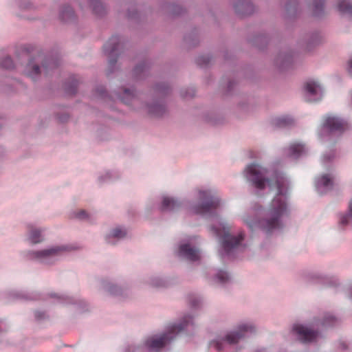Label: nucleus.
I'll return each instance as SVG.
<instances>
[{
	"instance_id": "1",
	"label": "nucleus",
	"mask_w": 352,
	"mask_h": 352,
	"mask_svg": "<svg viewBox=\"0 0 352 352\" xmlns=\"http://www.w3.org/2000/svg\"><path fill=\"white\" fill-rule=\"evenodd\" d=\"M248 179L258 189H263L267 183L271 189L275 188L277 194L272 201L267 211V217L260 221H245L251 229L260 228L266 232L280 228V218L287 213L285 197L286 179L280 173H276L273 179H265L267 170L258 164H252L246 168Z\"/></svg>"
},
{
	"instance_id": "2",
	"label": "nucleus",
	"mask_w": 352,
	"mask_h": 352,
	"mask_svg": "<svg viewBox=\"0 0 352 352\" xmlns=\"http://www.w3.org/2000/svg\"><path fill=\"white\" fill-rule=\"evenodd\" d=\"M211 230L219 238L221 246L227 254L237 248L243 240L242 233L239 234L237 236H232L230 234V228L223 223H219L218 227L212 226Z\"/></svg>"
},
{
	"instance_id": "3",
	"label": "nucleus",
	"mask_w": 352,
	"mask_h": 352,
	"mask_svg": "<svg viewBox=\"0 0 352 352\" xmlns=\"http://www.w3.org/2000/svg\"><path fill=\"white\" fill-rule=\"evenodd\" d=\"M199 199L201 203L193 207V211L196 214H210L220 205L219 199L212 195L211 192L208 190L199 192Z\"/></svg>"
},
{
	"instance_id": "4",
	"label": "nucleus",
	"mask_w": 352,
	"mask_h": 352,
	"mask_svg": "<svg viewBox=\"0 0 352 352\" xmlns=\"http://www.w3.org/2000/svg\"><path fill=\"white\" fill-rule=\"evenodd\" d=\"M176 326L173 324L170 330L160 337L153 336L148 338L145 344L150 350L157 351L168 344L175 337Z\"/></svg>"
},
{
	"instance_id": "5",
	"label": "nucleus",
	"mask_w": 352,
	"mask_h": 352,
	"mask_svg": "<svg viewBox=\"0 0 352 352\" xmlns=\"http://www.w3.org/2000/svg\"><path fill=\"white\" fill-rule=\"evenodd\" d=\"M323 126L331 132L341 133L346 129L347 124L338 117L327 116L323 120Z\"/></svg>"
},
{
	"instance_id": "6",
	"label": "nucleus",
	"mask_w": 352,
	"mask_h": 352,
	"mask_svg": "<svg viewBox=\"0 0 352 352\" xmlns=\"http://www.w3.org/2000/svg\"><path fill=\"white\" fill-rule=\"evenodd\" d=\"M294 331L298 336L299 339L303 342H312L318 336V332L300 324H296L293 327Z\"/></svg>"
},
{
	"instance_id": "7",
	"label": "nucleus",
	"mask_w": 352,
	"mask_h": 352,
	"mask_svg": "<svg viewBox=\"0 0 352 352\" xmlns=\"http://www.w3.org/2000/svg\"><path fill=\"white\" fill-rule=\"evenodd\" d=\"M254 331V327L249 324H242L239 327L238 332H232L227 335L226 340L229 344H234L238 340L244 336L245 333L248 331L252 332Z\"/></svg>"
},
{
	"instance_id": "8",
	"label": "nucleus",
	"mask_w": 352,
	"mask_h": 352,
	"mask_svg": "<svg viewBox=\"0 0 352 352\" xmlns=\"http://www.w3.org/2000/svg\"><path fill=\"white\" fill-rule=\"evenodd\" d=\"M179 254L190 261H197L200 258L199 252L188 244L179 247Z\"/></svg>"
},
{
	"instance_id": "9",
	"label": "nucleus",
	"mask_w": 352,
	"mask_h": 352,
	"mask_svg": "<svg viewBox=\"0 0 352 352\" xmlns=\"http://www.w3.org/2000/svg\"><path fill=\"white\" fill-rule=\"evenodd\" d=\"M234 10L240 15H248L253 12V5L249 0H239L234 4Z\"/></svg>"
},
{
	"instance_id": "10",
	"label": "nucleus",
	"mask_w": 352,
	"mask_h": 352,
	"mask_svg": "<svg viewBox=\"0 0 352 352\" xmlns=\"http://www.w3.org/2000/svg\"><path fill=\"white\" fill-rule=\"evenodd\" d=\"M120 42L118 36H113L104 46L105 52L113 56L119 48Z\"/></svg>"
},
{
	"instance_id": "11",
	"label": "nucleus",
	"mask_w": 352,
	"mask_h": 352,
	"mask_svg": "<svg viewBox=\"0 0 352 352\" xmlns=\"http://www.w3.org/2000/svg\"><path fill=\"white\" fill-rule=\"evenodd\" d=\"M287 150L288 155L293 157H298L306 151L305 145L298 142L292 143Z\"/></svg>"
},
{
	"instance_id": "12",
	"label": "nucleus",
	"mask_w": 352,
	"mask_h": 352,
	"mask_svg": "<svg viewBox=\"0 0 352 352\" xmlns=\"http://www.w3.org/2000/svg\"><path fill=\"white\" fill-rule=\"evenodd\" d=\"M305 89L311 96L320 95L322 93L321 87L313 80L307 81L305 83Z\"/></svg>"
},
{
	"instance_id": "13",
	"label": "nucleus",
	"mask_w": 352,
	"mask_h": 352,
	"mask_svg": "<svg viewBox=\"0 0 352 352\" xmlns=\"http://www.w3.org/2000/svg\"><path fill=\"white\" fill-rule=\"evenodd\" d=\"M192 327L193 324L192 318L189 316H186L181 320L179 324H177V335L182 331L192 329Z\"/></svg>"
},
{
	"instance_id": "14",
	"label": "nucleus",
	"mask_w": 352,
	"mask_h": 352,
	"mask_svg": "<svg viewBox=\"0 0 352 352\" xmlns=\"http://www.w3.org/2000/svg\"><path fill=\"white\" fill-rule=\"evenodd\" d=\"M29 239L33 243H38L43 241L41 235V230L34 228L33 226H29Z\"/></svg>"
},
{
	"instance_id": "15",
	"label": "nucleus",
	"mask_w": 352,
	"mask_h": 352,
	"mask_svg": "<svg viewBox=\"0 0 352 352\" xmlns=\"http://www.w3.org/2000/svg\"><path fill=\"white\" fill-rule=\"evenodd\" d=\"M60 17L63 21H67L74 17V12L70 6H65L60 11Z\"/></svg>"
},
{
	"instance_id": "16",
	"label": "nucleus",
	"mask_w": 352,
	"mask_h": 352,
	"mask_svg": "<svg viewBox=\"0 0 352 352\" xmlns=\"http://www.w3.org/2000/svg\"><path fill=\"white\" fill-rule=\"evenodd\" d=\"M148 111L151 114L155 116H161L165 112V107L162 104L155 103L149 106Z\"/></svg>"
},
{
	"instance_id": "17",
	"label": "nucleus",
	"mask_w": 352,
	"mask_h": 352,
	"mask_svg": "<svg viewBox=\"0 0 352 352\" xmlns=\"http://www.w3.org/2000/svg\"><path fill=\"white\" fill-rule=\"evenodd\" d=\"M90 6L91 7L93 12L98 14L101 15L104 12V8L102 3L99 0H89Z\"/></svg>"
},
{
	"instance_id": "18",
	"label": "nucleus",
	"mask_w": 352,
	"mask_h": 352,
	"mask_svg": "<svg viewBox=\"0 0 352 352\" xmlns=\"http://www.w3.org/2000/svg\"><path fill=\"white\" fill-rule=\"evenodd\" d=\"M318 187H324L327 189L331 188L333 186V181L328 175H324L318 179Z\"/></svg>"
},
{
	"instance_id": "19",
	"label": "nucleus",
	"mask_w": 352,
	"mask_h": 352,
	"mask_svg": "<svg viewBox=\"0 0 352 352\" xmlns=\"http://www.w3.org/2000/svg\"><path fill=\"white\" fill-rule=\"evenodd\" d=\"M63 248L56 247L48 250H45L35 252L36 257H46L56 254L58 252L63 250Z\"/></svg>"
},
{
	"instance_id": "20",
	"label": "nucleus",
	"mask_w": 352,
	"mask_h": 352,
	"mask_svg": "<svg viewBox=\"0 0 352 352\" xmlns=\"http://www.w3.org/2000/svg\"><path fill=\"white\" fill-rule=\"evenodd\" d=\"M338 9L342 13L352 14V4L345 0H342L338 2Z\"/></svg>"
},
{
	"instance_id": "21",
	"label": "nucleus",
	"mask_w": 352,
	"mask_h": 352,
	"mask_svg": "<svg viewBox=\"0 0 352 352\" xmlns=\"http://www.w3.org/2000/svg\"><path fill=\"white\" fill-rule=\"evenodd\" d=\"M28 76L31 77L33 80L35 79V76L40 74L39 67L36 65H32V63H29L27 65Z\"/></svg>"
},
{
	"instance_id": "22",
	"label": "nucleus",
	"mask_w": 352,
	"mask_h": 352,
	"mask_svg": "<svg viewBox=\"0 0 352 352\" xmlns=\"http://www.w3.org/2000/svg\"><path fill=\"white\" fill-rule=\"evenodd\" d=\"M323 1L322 0H315L313 4V12L315 15L319 16L323 9Z\"/></svg>"
},
{
	"instance_id": "23",
	"label": "nucleus",
	"mask_w": 352,
	"mask_h": 352,
	"mask_svg": "<svg viewBox=\"0 0 352 352\" xmlns=\"http://www.w3.org/2000/svg\"><path fill=\"white\" fill-rule=\"evenodd\" d=\"M174 205V201L168 197H164L162 200L161 209L162 210H168Z\"/></svg>"
},
{
	"instance_id": "24",
	"label": "nucleus",
	"mask_w": 352,
	"mask_h": 352,
	"mask_svg": "<svg viewBox=\"0 0 352 352\" xmlns=\"http://www.w3.org/2000/svg\"><path fill=\"white\" fill-rule=\"evenodd\" d=\"M216 278L219 283H225L229 280V276L226 272L219 271L216 276Z\"/></svg>"
},
{
	"instance_id": "25",
	"label": "nucleus",
	"mask_w": 352,
	"mask_h": 352,
	"mask_svg": "<svg viewBox=\"0 0 352 352\" xmlns=\"http://www.w3.org/2000/svg\"><path fill=\"white\" fill-rule=\"evenodd\" d=\"M111 236L114 238L122 239L126 236V231L117 228L112 231Z\"/></svg>"
},
{
	"instance_id": "26",
	"label": "nucleus",
	"mask_w": 352,
	"mask_h": 352,
	"mask_svg": "<svg viewBox=\"0 0 352 352\" xmlns=\"http://www.w3.org/2000/svg\"><path fill=\"white\" fill-rule=\"evenodd\" d=\"M1 66L3 68L11 69L13 67V62L10 57H6L1 62Z\"/></svg>"
},
{
	"instance_id": "27",
	"label": "nucleus",
	"mask_w": 352,
	"mask_h": 352,
	"mask_svg": "<svg viewBox=\"0 0 352 352\" xmlns=\"http://www.w3.org/2000/svg\"><path fill=\"white\" fill-rule=\"evenodd\" d=\"M292 123V119L289 117H282L277 120V124L279 126H286Z\"/></svg>"
},
{
	"instance_id": "28",
	"label": "nucleus",
	"mask_w": 352,
	"mask_h": 352,
	"mask_svg": "<svg viewBox=\"0 0 352 352\" xmlns=\"http://www.w3.org/2000/svg\"><path fill=\"white\" fill-rule=\"evenodd\" d=\"M146 67V65L145 63L139 65L135 67L134 69V73L135 75H139L141 72H143Z\"/></svg>"
},
{
	"instance_id": "29",
	"label": "nucleus",
	"mask_w": 352,
	"mask_h": 352,
	"mask_svg": "<svg viewBox=\"0 0 352 352\" xmlns=\"http://www.w3.org/2000/svg\"><path fill=\"white\" fill-rule=\"evenodd\" d=\"M349 217H352V199H351V203L349 204V214L348 216H345V217H344L341 219V223H343V224L347 223L348 219Z\"/></svg>"
},
{
	"instance_id": "30",
	"label": "nucleus",
	"mask_w": 352,
	"mask_h": 352,
	"mask_svg": "<svg viewBox=\"0 0 352 352\" xmlns=\"http://www.w3.org/2000/svg\"><path fill=\"white\" fill-rule=\"evenodd\" d=\"M336 320V318L332 316H327L324 320V324L330 325L333 324V321Z\"/></svg>"
},
{
	"instance_id": "31",
	"label": "nucleus",
	"mask_w": 352,
	"mask_h": 352,
	"mask_svg": "<svg viewBox=\"0 0 352 352\" xmlns=\"http://www.w3.org/2000/svg\"><path fill=\"white\" fill-rule=\"evenodd\" d=\"M211 345H212L217 351H221L223 349L222 342L219 341H214L211 343Z\"/></svg>"
},
{
	"instance_id": "32",
	"label": "nucleus",
	"mask_w": 352,
	"mask_h": 352,
	"mask_svg": "<svg viewBox=\"0 0 352 352\" xmlns=\"http://www.w3.org/2000/svg\"><path fill=\"white\" fill-rule=\"evenodd\" d=\"M87 217V214L85 210H82L76 214V217L78 219H85Z\"/></svg>"
},
{
	"instance_id": "33",
	"label": "nucleus",
	"mask_w": 352,
	"mask_h": 352,
	"mask_svg": "<svg viewBox=\"0 0 352 352\" xmlns=\"http://www.w3.org/2000/svg\"><path fill=\"white\" fill-rule=\"evenodd\" d=\"M124 94L126 95L129 98H131L133 96V93L130 89H124Z\"/></svg>"
},
{
	"instance_id": "34",
	"label": "nucleus",
	"mask_w": 352,
	"mask_h": 352,
	"mask_svg": "<svg viewBox=\"0 0 352 352\" xmlns=\"http://www.w3.org/2000/svg\"><path fill=\"white\" fill-rule=\"evenodd\" d=\"M349 72L352 74V58L349 60Z\"/></svg>"
},
{
	"instance_id": "35",
	"label": "nucleus",
	"mask_w": 352,
	"mask_h": 352,
	"mask_svg": "<svg viewBox=\"0 0 352 352\" xmlns=\"http://www.w3.org/2000/svg\"><path fill=\"white\" fill-rule=\"evenodd\" d=\"M197 303H198L197 300H192L190 301V304H191L192 307H196Z\"/></svg>"
},
{
	"instance_id": "36",
	"label": "nucleus",
	"mask_w": 352,
	"mask_h": 352,
	"mask_svg": "<svg viewBox=\"0 0 352 352\" xmlns=\"http://www.w3.org/2000/svg\"><path fill=\"white\" fill-rule=\"evenodd\" d=\"M116 62V60L110 59L109 60V65H110V66L114 65Z\"/></svg>"
},
{
	"instance_id": "37",
	"label": "nucleus",
	"mask_w": 352,
	"mask_h": 352,
	"mask_svg": "<svg viewBox=\"0 0 352 352\" xmlns=\"http://www.w3.org/2000/svg\"><path fill=\"white\" fill-rule=\"evenodd\" d=\"M49 67H50V68L52 69V68L56 67V64L54 62L50 63L49 65Z\"/></svg>"
},
{
	"instance_id": "38",
	"label": "nucleus",
	"mask_w": 352,
	"mask_h": 352,
	"mask_svg": "<svg viewBox=\"0 0 352 352\" xmlns=\"http://www.w3.org/2000/svg\"><path fill=\"white\" fill-rule=\"evenodd\" d=\"M38 314H39L38 312H36V317H37V318H40V317H41V316L38 315Z\"/></svg>"
},
{
	"instance_id": "39",
	"label": "nucleus",
	"mask_w": 352,
	"mask_h": 352,
	"mask_svg": "<svg viewBox=\"0 0 352 352\" xmlns=\"http://www.w3.org/2000/svg\"><path fill=\"white\" fill-rule=\"evenodd\" d=\"M342 346L343 349H345V348H346V346H345V344H342Z\"/></svg>"
},
{
	"instance_id": "40",
	"label": "nucleus",
	"mask_w": 352,
	"mask_h": 352,
	"mask_svg": "<svg viewBox=\"0 0 352 352\" xmlns=\"http://www.w3.org/2000/svg\"><path fill=\"white\" fill-rule=\"evenodd\" d=\"M122 100L124 102H126V101H125V100H124V98H122Z\"/></svg>"
},
{
	"instance_id": "41",
	"label": "nucleus",
	"mask_w": 352,
	"mask_h": 352,
	"mask_svg": "<svg viewBox=\"0 0 352 352\" xmlns=\"http://www.w3.org/2000/svg\"><path fill=\"white\" fill-rule=\"evenodd\" d=\"M198 63L201 65V63H200V59L199 58L198 60H197Z\"/></svg>"
},
{
	"instance_id": "42",
	"label": "nucleus",
	"mask_w": 352,
	"mask_h": 352,
	"mask_svg": "<svg viewBox=\"0 0 352 352\" xmlns=\"http://www.w3.org/2000/svg\"><path fill=\"white\" fill-rule=\"evenodd\" d=\"M177 15H178L179 14V10L178 9H177Z\"/></svg>"
}]
</instances>
